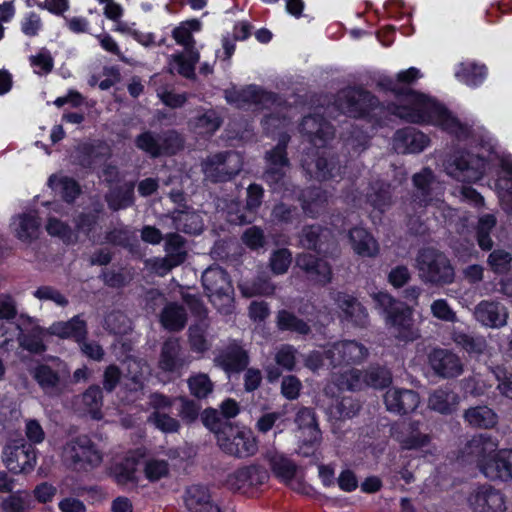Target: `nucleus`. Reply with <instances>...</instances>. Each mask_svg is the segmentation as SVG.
Masks as SVG:
<instances>
[{"instance_id": "nucleus-15", "label": "nucleus", "mask_w": 512, "mask_h": 512, "mask_svg": "<svg viewBox=\"0 0 512 512\" xmlns=\"http://www.w3.org/2000/svg\"><path fill=\"white\" fill-rule=\"evenodd\" d=\"M3 461L11 473H26L35 465L36 452L33 445L25 439H15L4 447Z\"/></svg>"}, {"instance_id": "nucleus-32", "label": "nucleus", "mask_w": 512, "mask_h": 512, "mask_svg": "<svg viewBox=\"0 0 512 512\" xmlns=\"http://www.w3.org/2000/svg\"><path fill=\"white\" fill-rule=\"evenodd\" d=\"M474 316L485 326L499 328L506 325L508 313L500 302L483 300L476 305Z\"/></svg>"}, {"instance_id": "nucleus-18", "label": "nucleus", "mask_w": 512, "mask_h": 512, "mask_svg": "<svg viewBox=\"0 0 512 512\" xmlns=\"http://www.w3.org/2000/svg\"><path fill=\"white\" fill-rule=\"evenodd\" d=\"M224 97L227 103L239 109L252 105L266 106L270 103H274L276 100L274 93L267 92L256 85H248L242 89H237L236 86H232L224 90Z\"/></svg>"}, {"instance_id": "nucleus-25", "label": "nucleus", "mask_w": 512, "mask_h": 512, "mask_svg": "<svg viewBox=\"0 0 512 512\" xmlns=\"http://www.w3.org/2000/svg\"><path fill=\"white\" fill-rule=\"evenodd\" d=\"M419 403V394L414 390L391 388L384 394V404L387 411L398 415L414 412Z\"/></svg>"}, {"instance_id": "nucleus-50", "label": "nucleus", "mask_w": 512, "mask_h": 512, "mask_svg": "<svg viewBox=\"0 0 512 512\" xmlns=\"http://www.w3.org/2000/svg\"><path fill=\"white\" fill-rule=\"evenodd\" d=\"M240 291L245 297H253L256 295L269 296L274 293L275 286L271 282L269 276L262 273L255 277L251 282L239 285Z\"/></svg>"}, {"instance_id": "nucleus-3", "label": "nucleus", "mask_w": 512, "mask_h": 512, "mask_svg": "<svg viewBox=\"0 0 512 512\" xmlns=\"http://www.w3.org/2000/svg\"><path fill=\"white\" fill-rule=\"evenodd\" d=\"M290 135L282 133L278 142L264 154L265 168L262 179L273 192L281 191L287 184V175L291 169L287 147Z\"/></svg>"}, {"instance_id": "nucleus-8", "label": "nucleus", "mask_w": 512, "mask_h": 512, "mask_svg": "<svg viewBox=\"0 0 512 512\" xmlns=\"http://www.w3.org/2000/svg\"><path fill=\"white\" fill-rule=\"evenodd\" d=\"M54 366L39 364L31 370V376L49 397L61 396L67 388L70 370L67 364L58 358H52Z\"/></svg>"}, {"instance_id": "nucleus-44", "label": "nucleus", "mask_w": 512, "mask_h": 512, "mask_svg": "<svg viewBox=\"0 0 512 512\" xmlns=\"http://www.w3.org/2000/svg\"><path fill=\"white\" fill-rule=\"evenodd\" d=\"M459 397L452 391L435 390L428 399V407L441 414H451L456 410Z\"/></svg>"}, {"instance_id": "nucleus-48", "label": "nucleus", "mask_w": 512, "mask_h": 512, "mask_svg": "<svg viewBox=\"0 0 512 512\" xmlns=\"http://www.w3.org/2000/svg\"><path fill=\"white\" fill-rule=\"evenodd\" d=\"M361 409L359 400L352 397H342L337 399L329 407V414L336 420L350 419L356 416Z\"/></svg>"}, {"instance_id": "nucleus-59", "label": "nucleus", "mask_w": 512, "mask_h": 512, "mask_svg": "<svg viewBox=\"0 0 512 512\" xmlns=\"http://www.w3.org/2000/svg\"><path fill=\"white\" fill-rule=\"evenodd\" d=\"M323 191L319 188H310L306 190L301 197V207L304 213L315 218L319 214V207L325 201L323 198Z\"/></svg>"}, {"instance_id": "nucleus-28", "label": "nucleus", "mask_w": 512, "mask_h": 512, "mask_svg": "<svg viewBox=\"0 0 512 512\" xmlns=\"http://www.w3.org/2000/svg\"><path fill=\"white\" fill-rule=\"evenodd\" d=\"M480 471L490 480L512 481V449L494 453L488 462L481 464Z\"/></svg>"}, {"instance_id": "nucleus-4", "label": "nucleus", "mask_w": 512, "mask_h": 512, "mask_svg": "<svg viewBox=\"0 0 512 512\" xmlns=\"http://www.w3.org/2000/svg\"><path fill=\"white\" fill-rule=\"evenodd\" d=\"M202 285L206 295L217 310L229 314L233 309L234 287L226 270L211 266L202 274Z\"/></svg>"}, {"instance_id": "nucleus-16", "label": "nucleus", "mask_w": 512, "mask_h": 512, "mask_svg": "<svg viewBox=\"0 0 512 512\" xmlns=\"http://www.w3.org/2000/svg\"><path fill=\"white\" fill-rule=\"evenodd\" d=\"M337 103L344 114L353 118H362L378 106V99L367 90L349 88L341 92Z\"/></svg>"}, {"instance_id": "nucleus-36", "label": "nucleus", "mask_w": 512, "mask_h": 512, "mask_svg": "<svg viewBox=\"0 0 512 512\" xmlns=\"http://www.w3.org/2000/svg\"><path fill=\"white\" fill-rule=\"evenodd\" d=\"M185 364L181 357V345L177 338H168L161 347L158 367L164 371L173 373L180 370Z\"/></svg>"}, {"instance_id": "nucleus-24", "label": "nucleus", "mask_w": 512, "mask_h": 512, "mask_svg": "<svg viewBox=\"0 0 512 512\" xmlns=\"http://www.w3.org/2000/svg\"><path fill=\"white\" fill-rule=\"evenodd\" d=\"M110 156V147L104 142L81 143L75 149L73 163L91 171Z\"/></svg>"}, {"instance_id": "nucleus-23", "label": "nucleus", "mask_w": 512, "mask_h": 512, "mask_svg": "<svg viewBox=\"0 0 512 512\" xmlns=\"http://www.w3.org/2000/svg\"><path fill=\"white\" fill-rule=\"evenodd\" d=\"M468 503L474 512H505V497L494 487L483 485L472 492Z\"/></svg>"}, {"instance_id": "nucleus-43", "label": "nucleus", "mask_w": 512, "mask_h": 512, "mask_svg": "<svg viewBox=\"0 0 512 512\" xmlns=\"http://www.w3.org/2000/svg\"><path fill=\"white\" fill-rule=\"evenodd\" d=\"M47 332L61 338L72 337L80 342L86 335V323L78 316L73 317L68 322H58L53 324Z\"/></svg>"}, {"instance_id": "nucleus-58", "label": "nucleus", "mask_w": 512, "mask_h": 512, "mask_svg": "<svg viewBox=\"0 0 512 512\" xmlns=\"http://www.w3.org/2000/svg\"><path fill=\"white\" fill-rule=\"evenodd\" d=\"M270 468L273 473L284 481H290L295 476L297 466L290 459L283 455H273L269 459Z\"/></svg>"}, {"instance_id": "nucleus-22", "label": "nucleus", "mask_w": 512, "mask_h": 512, "mask_svg": "<svg viewBox=\"0 0 512 512\" xmlns=\"http://www.w3.org/2000/svg\"><path fill=\"white\" fill-rule=\"evenodd\" d=\"M299 130L315 147H324L334 137V127L320 114L303 117Z\"/></svg>"}, {"instance_id": "nucleus-14", "label": "nucleus", "mask_w": 512, "mask_h": 512, "mask_svg": "<svg viewBox=\"0 0 512 512\" xmlns=\"http://www.w3.org/2000/svg\"><path fill=\"white\" fill-rule=\"evenodd\" d=\"M326 258L310 252H302L295 258V267L310 284L324 287L333 279L332 266Z\"/></svg>"}, {"instance_id": "nucleus-19", "label": "nucleus", "mask_w": 512, "mask_h": 512, "mask_svg": "<svg viewBox=\"0 0 512 512\" xmlns=\"http://www.w3.org/2000/svg\"><path fill=\"white\" fill-rule=\"evenodd\" d=\"M428 363L434 374L444 379H453L463 373L460 357L449 349H432L428 354Z\"/></svg>"}, {"instance_id": "nucleus-42", "label": "nucleus", "mask_w": 512, "mask_h": 512, "mask_svg": "<svg viewBox=\"0 0 512 512\" xmlns=\"http://www.w3.org/2000/svg\"><path fill=\"white\" fill-rule=\"evenodd\" d=\"M464 419L475 428L490 429L498 422L497 414L488 406H475L465 410Z\"/></svg>"}, {"instance_id": "nucleus-62", "label": "nucleus", "mask_w": 512, "mask_h": 512, "mask_svg": "<svg viewBox=\"0 0 512 512\" xmlns=\"http://www.w3.org/2000/svg\"><path fill=\"white\" fill-rule=\"evenodd\" d=\"M369 136L359 128H353L344 140L347 151L353 155H360L369 147Z\"/></svg>"}, {"instance_id": "nucleus-31", "label": "nucleus", "mask_w": 512, "mask_h": 512, "mask_svg": "<svg viewBox=\"0 0 512 512\" xmlns=\"http://www.w3.org/2000/svg\"><path fill=\"white\" fill-rule=\"evenodd\" d=\"M269 478L267 470L260 465H249L237 469L227 478L230 489L240 491L246 487H256L264 484Z\"/></svg>"}, {"instance_id": "nucleus-47", "label": "nucleus", "mask_w": 512, "mask_h": 512, "mask_svg": "<svg viewBox=\"0 0 512 512\" xmlns=\"http://www.w3.org/2000/svg\"><path fill=\"white\" fill-rule=\"evenodd\" d=\"M82 402L94 420H100L103 417V392L99 385L89 386L81 395Z\"/></svg>"}, {"instance_id": "nucleus-56", "label": "nucleus", "mask_w": 512, "mask_h": 512, "mask_svg": "<svg viewBox=\"0 0 512 512\" xmlns=\"http://www.w3.org/2000/svg\"><path fill=\"white\" fill-rule=\"evenodd\" d=\"M102 211V206L95 208L88 212H81L73 219L75 232L83 233L89 237L90 233L95 229L99 221V214Z\"/></svg>"}, {"instance_id": "nucleus-41", "label": "nucleus", "mask_w": 512, "mask_h": 512, "mask_svg": "<svg viewBox=\"0 0 512 512\" xmlns=\"http://www.w3.org/2000/svg\"><path fill=\"white\" fill-rule=\"evenodd\" d=\"M452 339L455 344L463 349L471 358H479L488 348L485 337L464 332H454Z\"/></svg>"}, {"instance_id": "nucleus-38", "label": "nucleus", "mask_w": 512, "mask_h": 512, "mask_svg": "<svg viewBox=\"0 0 512 512\" xmlns=\"http://www.w3.org/2000/svg\"><path fill=\"white\" fill-rule=\"evenodd\" d=\"M160 322L169 331H181L187 323L185 308L175 302L166 304L160 313Z\"/></svg>"}, {"instance_id": "nucleus-27", "label": "nucleus", "mask_w": 512, "mask_h": 512, "mask_svg": "<svg viewBox=\"0 0 512 512\" xmlns=\"http://www.w3.org/2000/svg\"><path fill=\"white\" fill-rule=\"evenodd\" d=\"M189 512H222L211 495L209 488L202 484H192L185 489L183 496Z\"/></svg>"}, {"instance_id": "nucleus-12", "label": "nucleus", "mask_w": 512, "mask_h": 512, "mask_svg": "<svg viewBox=\"0 0 512 512\" xmlns=\"http://www.w3.org/2000/svg\"><path fill=\"white\" fill-rule=\"evenodd\" d=\"M217 440L220 449L239 459L253 456L258 451L256 438L250 430H241L237 426H226Z\"/></svg>"}, {"instance_id": "nucleus-29", "label": "nucleus", "mask_w": 512, "mask_h": 512, "mask_svg": "<svg viewBox=\"0 0 512 512\" xmlns=\"http://www.w3.org/2000/svg\"><path fill=\"white\" fill-rule=\"evenodd\" d=\"M497 449V444L487 434H478L466 442L461 449L462 457L467 461L476 462L478 468L484 462L493 456Z\"/></svg>"}, {"instance_id": "nucleus-52", "label": "nucleus", "mask_w": 512, "mask_h": 512, "mask_svg": "<svg viewBox=\"0 0 512 512\" xmlns=\"http://www.w3.org/2000/svg\"><path fill=\"white\" fill-rule=\"evenodd\" d=\"M199 52L197 50L185 51V53L176 54L173 60L176 64L177 72L187 79H195V65L199 61Z\"/></svg>"}, {"instance_id": "nucleus-61", "label": "nucleus", "mask_w": 512, "mask_h": 512, "mask_svg": "<svg viewBox=\"0 0 512 512\" xmlns=\"http://www.w3.org/2000/svg\"><path fill=\"white\" fill-rule=\"evenodd\" d=\"M188 386L191 394L198 400L208 397L213 392L214 384L205 373H198L189 377Z\"/></svg>"}, {"instance_id": "nucleus-10", "label": "nucleus", "mask_w": 512, "mask_h": 512, "mask_svg": "<svg viewBox=\"0 0 512 512\" xmlns=\"http://www.w3.org/2000/svg\"><path fill=\"white\" fill-rule=\"evenodd\" d=\"M205 180L223 183L232 180L242 170V162L237 153L226 151L208 156L201 163Z\"/></svg>"}, {"instance_id": "nucleus-45", "label": "nucleus", "mask_w": 512, "mask_h": 512, "mask_svg": "<svg viewBox=\"0 0 512 512\" xmlns=\"http://www.w3.org/2000/svg\"><path fill=\"white\" fill-rule=\"evenodd\" d=\"M33 507V496L27 490L11 492L1 502L3 512H30Z\"/></svg>"}, {"instance_id": "nucleus-1", "label": "nucleus", "mask_w": 512, "mask_h": 512, "mask_svg": "<svg viewBox=\"0 0 512 512\" xmlns=\"http://www.w3.org/2000/svg\"><path fill=\"white\" fill-rule=\"evenodd\" d=\"M418 77L419 70L412 67L400 72L396 80L380 76L376 80V86L393 93L396 102L393 104L392 113L399 118L413 123L430 122L455 135L459 140L468 138L470 128L454 117L446 107L406 86Z\"/></svg>"}, {"instance_id": "nucleus-54", "label": "nucleus", "mask_w": 512, "mask_h": 512, "mask_svg": "<svg viewBox=\"0 0 512 512\" xmlns=\"http://www.w3.org/2000/svg\"><path fill=\"white\" fill-rule=\"evenodd\" d=\"M367 387L384 389L392 383V373L389 369L380 365H370L365 370Z\"/></svg>"}, {"instance_id": "nucleus-20", "label": "nucleus", "mask_w": 512, "mask_h": 512, "mask_svg": "<svg viewBox=\"0 0 512 512\" xmlns=\"http://www.w3.org/2000/svg\"><path fill=\"white\" fill-rule=\"evenodd\" d=\"M390 434L403 450L420 449L430 442L429 435L420 431L419 421L396 422L392 424Z\"/></svg>"}, {"instance_id": "nucleus-55", "label": "nucleus", "mask_w": 512, "mask_h": 512, "mask_svg": "<svg viewBox=\"0 0 512 512\" xmlns=\"http://www.w3.org/2000/svg\"><path fill=\"white\" fill-rule=\"evenodd\" d=\"M295 423L298 427V435H314L315 432L321 433L315 412L311 408H301L296 414Z\"/></svg>"}, {"instance_id": "nucleus-21", "label": "nucleus", "mask_w": 512, "mask_h": 512, "mask_svg": "<svg viewBox=\"0 0 512 512\" xmlns=\"http://www.w3.org/2000/svg\"><path fill=\"white\" fill-rule=\"evenodd\" d=\"M326 357L336 367L342 364L362 363L369 355L368 349L355 340H345L332 345L326 352Z\"/></svg>"}, {"instance_id": "nucleus-30", "label": "nucleus", "mask_w": 512, "mask_h": 512, "mask_svg": "<svg viewBox=\"0 0 512 512\" xmlns=\"http://www.w3.org/2000/svg\"><path fill=\"white\" fill-rule=\"evenodd\" d=\"M429 137L415 127H405L395 132L393 147L397 153H419L429 144Z\"/></svg>"}, {"instance_id": "nucleus-33", "label": "nucleus", "mask_w": 512, "mask_h": 512, "mask_svg": "<svg viewBox=\"0 0 512 512\" xmlns=\"http://www.w3.org/2000/svg\"><path fill=\"white\" fill-rule=\"evenodd\" d=\"M333 299L337 307L342 311L344 320L359 327L366 325L368 315L357 298L345 292H337Z\"/></svg>"}, {"instance_id": "nucleus-2", "label": "nucleus", "mask_w": 512, "mask_h": 512, "mask_svg": "<svg viewBox=\"0 0 512 512\" xmlns=\"http://www.w3.org/2000/svg\"><path fill=\"white\" fill-rule=\"evenodd\" d=\"M415 267L420 280L431 287L444 288L455 282L456 271L450 258L434 247H425L418 251Z\"/></svg>"}, {"instance_id": "nucleus-40", "label": "nucleus", "mask_w": 512, "mask_h": 512, "mask_svg": "<svg viewBox=\"0 0 512 512\" xmlns=\"http://www.w3.org/2000/svg\"><path fill=\"white\" fill-rule=\"evenodd\" d=\"M185 210H176L173 212V221L176 228L187 234L197 235L204 229L202 217L199 213L189 211L186 205Z\"/></svg>"}, {"instance_id": "nucleus-13", "label": "nucleus", "mask_w": 512, "mask_h": 512, "mask_svg": "<svg viewBox=\"0 0 512 512\" xmlns=\"http://www.w3.org/2000/svg\"><path fill=\"white\" fill-rule=\"evenodd\" d=\"M414 190L411 196L413 208H425L443 196V186L430 168H423L412 177Z\"/></svg>"}, {"instance_id": "nucleus-51", "label": "nucleus", "mask_w": 512, "mask_h": 512, "mask_svg": "<svg viewBox=\"0 0 512 512\" xmlns=\"http://www.w3.org/2000/svg\"><path fill=\"white\" fill-rule=\"evenodd\" d=\"M17 328L20 330L17 340L23 349L35 354H41L46 350V345L42 341L41 327L35 326L29 334L23 333L20 325Z\"/></svg>"}, {"instance_id": "nucleus-35", "label": "nucleus", "mask_w": 512, "mask_h": 512, "mask_svg": "<svg viewBox=\"0 0 512 512\" xmlns=\"http://www.w3.org/2000/svg\"><path fill=\"white\" fill-rule=\"evenodd\" d=\"M15 236L26 243H31L39 237L41 220L35 211L25 212L13 218Z\"/></svg>"}, {"instance_id": "nucleus-39", "label": "nucleus", "mask_w": 512, "mask_h": 512, "mask_svg": "<svg viewBox=\"0 0 512 512\" xmlns=\"http://www.w3.org/2000/svg\"><path fill=\"white\" fill-rule=\"evenodd\" d=\"M134 187V182H127L110 189L104 196L108 207L113 211H118L133 205Z\"/></svg>"}, {"instance_id": "nucleus-63", "label": "nucleus", "mask_w": 512, "mask_h": 512, "mask_svg": "<svg viewBox=\"0 0 512 512\" xmlns=\"http://www.w3.org/2000/svg\"><path fill=\"white\" fill-rule=\"evenodd\" d=\"M105 328L116 335H125L131 331L130 319L121 311H112L105 317Z\"/></svg>"}, {"instance_id": "nucleus-49", "label": "nucleus", "mask_w": 512, "mask_h": 512, "mask_svg": "<svg viewBox=\"0 0 512 512\" xmlns=\"http://www.w3.org/2000/svg\"><path fill=\"white\" fill-rule=\"evenodd\" d=\"M187 241L178 233H169L165 236V252L174 263L181 265L185 262L187 252Z\"/></svg>"}, {"instance_id": "nucleus-60", "label": "nucleus", "mask_w": 512, "mask_h": 512, "mask_svg": "<svg viewBox=\"0 0 512 512\" xmlns=\"http://www.w3.org/2000/svg\"><path fill=\"white\" fill-rule=\"evenodd\" d=\"M201 420L204 426L216 435L217 440L226 426L233 425L230 421L224 420L220 412L214 408H206L201 414Z\"/></svg>"}, {"instance_id": "nucleus-17", "label": "nucleus", "mask_w": 512, "mask_h": 512, "mask_svg": "<svg viewBox=\"0 0 512 512\" xmlns=\"http://www.w3.org/2000/svg\"><path fill=\"white\" fill-rule=\"evenodd\" d=\"M65 452L77 469L87 470L88 467H97L102 463V453L86 435H80L68 442Z\"/></svg>"}, {"instance_id": "nucleus-26", "label": "nucleus", "mask_w": 512, "mask_h": 512, "mask_svg": "<svg viewBox=\"0 0 512 512\" xmlns=\"http://www.w3.org/2000/svg\"><path fill=\"white\" fill-rule=\"evenodd\" d=\"M213 362L228 374L240 373L248 367L249 355L240 345L233 342L219 350Z\"/></svg>"}, {"instance_id": "nucleus-5", "label": "nucleus", "mask_w": 512, "mask_h": 512, "mask_svg": "<svg viewBox=\"0 0 512 512\" xmlns=\"http://www.w3.org/2000/svg\"><path fill=\"white\" fill-rule=\"evenodd\" d=\"M135 146L151 158L174 156L185 147V137L175 129L162 130L156 133L146 130L134 140Z\"/></svg>"}, {"instance_id": "nucleus-64", "label": "nucleus", "mask_w": 512, "mask_h": 512, "mask_svg": "<svg viewBox=\"0 0 512 512\" xmlns=\"http://www.w3.org/2000/svg\"><path fill=\"white\" fill-rule=\"evenodd\" d=\"M292 261V253L287 248H280L271 254L269 266L274 274L280 275L287 272Z\"/></svg>"}, {"instance_id": "nucleus-9", "label": "nucleus", "mask_w": 512, "mask_h": 512, "mask_svg": "<svg viewBox=\"0 0 512 512\" xmlns=\"http://www.w3.org/2000/svg\"><path fill=\"white\" fill-rule=\"evenodd\" d=\"M375 308L385 317L388 326L400 333L409 332L412 326V311L403 302L395 299L389 293L379 291L371 294Z\"/></svg>"}, {"instance_id": "nucleus-53", "label": "nucleus", "mask_w": 512, "mask_h": 512, "mask_svg": "<svg viewBox=\"0 0 512 512\" xmlns=\"http://www.w3.org/2000/svg\"><path fill=\"white\" fill-rule=\"evenodd\" d=\"M46 230L51 236L59 237L66 245H74L80 241L75 229L57 218L48 220Z\"/></svg>"}, {"instance_id": "nucleus-46", "label": "nucleus", "mask_w": 512, "mask_h": 512, "mask_svg": "<svg viewBox=\"0 0 512 512\" xmlns=\"http://www.w3.org/2000/svg\"><path fill=\"white\" fill-rule=\"evenodd\" d=\"M277 327L282 331H290L303 336L311 333V327L307 322L285 309L277 313Z\"/></svg>"}, {"instance_id": "nucleus-57", "label": "nucleus", "mask_w": 512, "mask_h": 512, "mask_svg": "<svg viewBox=\"0 0 512 512\" xmlns=\"http://www.w3.org/2000/svg\"><path fill=\"white\" fill-rule=\"evenodd\" d=\"M496 225V218L491 214L482 216L476 227V238L478 245L483 250H491L493 241L490 238V232Z\"/></svg>"}, {"instance_id": "nucleus-11", "label": "nucleus", "mask_w": 512, "mask_h": 512, "mask_svg": "<svg viewBox=\"0 0 512 512\" xmlns=\"http://www.w3.org/2000/svg\"><path fill=\"white\" fill-rule=\"evenodd\" d=\"M300 164L311 179L318 181L336 177L341 167L336 153L326 150L320 152L314 149H310L302 155Z\"/></svg>"}, {"instance_id": "nucleus-34", "label": "nucleus", "mask_w": 512, "mask_h": 512, "mask_svg": "<svg viewBox=\"0 0 512 512\" xmlns=\"http://www.w3.org/2000/svg\"><path fill=\"white\" fill-rule=\"evenodd\" d=\"M348 238L357 255L368 258L378 256L380 251L378 242L366 229L354 227L349 230Z\"/></svg>"}, {"instance_id": "nucleus-7", "label": "nucleus", "mask_w": 512, "mask_h": 512, "mask_svg": "<svg viewBox=\"0 0 512 512\" xmlns=\"http://www.w3.org/2000/svg\"><path fill=\"white\" fill-rule=\"evenodd\" d=\"M299 245L322 257H337L338 242L333 231L319 223L304 225L299 232Z\"/></svg>"}, {"instance_id": "nucleus-6", "label": "nucleus", "mask_w": 512, "mask_h": 512, "mask_svg": "<svg viewBox=\"0 0 512 512\" xmlns=\"http://www.w3.org/2000/svg\"><path fill=\"white\" fill-rule=\"evenodd\" d=\"M486 161L466 150H454L443 161L445 172L460 182H476L483 177Z\"/></svg>"}, {"instance_id": "nucleus-37", "label": "nucleus", "mask_w": 512, "mask_h": 512, "mask_svg": "<svg viewBox=\"0 0 512 512\" xmlns=\"http://www.w3.org/2000/svg\"><path fill=\"white\" fill-rule=\"evenodd\" d=\"M106 242L127 249L131 254L140 256V242L135 233L127 227L114 228L105 234Z\"/></svg>"}]
</instances>
